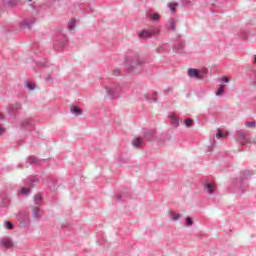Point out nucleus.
I'll use <instances>...</instances> for the list:
<instances>
[{"label": "nucleus", "instance_id": "obj_16", "mask_svg": "<svg viewBox=\"0 0 256 256\" xmlns=\"http://www.w3.org/2000/svg\"><path fill=\"white\" fill-rule=\"evenodd\" d=\"M28 89H30V91H33V89H35V84L28 82L27 84Z\"/></svg>", "mask_w": 256, "mask_h": 256}, {"label": "nucleus", "instance_id": "obj_19", "mask_svg": "<svg viewBox=\"0 0 256 256\" xmlns=\"http://www.w3.org/2000/svg\"><path fill=\"white\" fill-rule=\"evenodd\" d=\"M150 17L151 19H154V21L159 20V14H152Z\"/></svg>", "mask_w": 256, "mask_h": 256}, {"label": "nucleus", "instance_id": "obj_15", "mask_svg": "<svg viewBox=\"0 0 256 256\" xmlns=\"http://www.w3.org/2000/svg\"><path fill=\"white\" fill-rule=\"evenodd\" d=\"M186 225H187L188 227H191V225H193V220H191V217H187V218H186Z\"/></svg>", "mask_w": 256, "mask_h": 256}, {"label": "nucleus", "instance_id": "obj_7", "mask_svg": "<svg viewBox=\"0 0 256 256\" xmlns=\"http://www.w3.org/2000/svg\"><path fill=\"white\" fill-rule=\"evenodd\" d=\"M33 217H35V219H41V209H39L38 207L33 208Z\"/></svg>", "mask_w": 256, "mask_h": 256}, {"label": "nucleus", "instance_id": "obj_6", "mask_svg": "<svg viewBox=\"0 0 256 256\" xmlns=\"http://www.w3.org/2000/svg\"><path fill=\"white\" fill-rule=\"evenodd\" d=\"M132 145L134 147H141V145H143V139L139 137L134 138V140L132 141Z\"/></svg>", "mask_w": 256, "mask_h": 256}, {"label": "nucleus", "instance_id": "obj_24", "mask_svg": "<svg viewBox=\"0 0 256 256\" xmlns=\"http://www.w3.org/2000/svg\"><path fill=\"white\" fill-rule=\"evenodd\" d=\"M171 28L175 30V22H171Z\"/></svg>", "mask_w": 256, "mask_h": 256}, {"label": "nucleus", "instance_id": "obj_21", "mask_svg": "<svg viewBox=\"0 0 256 256\" xmlns=\"http://www.w3.org/2000/svg\"><path fill=\"white\" fill-rule=\"evenodd\" d=\"M73 25H75V20H72L70 22V26H69L70 31H73Z\"/></svg>", "mask_w": 256, "mask_h": 256}, {"label": "nucleus", "instance_id": "obj_26", "mask_svg": "<svg viewBox=\"0 0 256 256\" xmlns=\"http://www.w3.org/2000/svg\"><path fill=\"white\" fill-rule=\"evenodd\" d=\"M172 119L175 121V116H172Z\"/></svg>", "mask_w": 256, "mask_h": 256}, {"label": "nucleus", "instance_id": "obj_1", "mask_svg": "<svg viewBox=\"0 0 256 256\" xmlns=\"http://www.w3.org/2000/svg\"><path fill=\"white\" fill-rule=\"evenodd\" d=\"M127 58V65L129 69H141V66L145 64V60L138 54H130Z\"/></svg>", "mask_w": 256, "mask_h": 256}, {"label": "nucleus", "instance_id": "obj_17", "mask_svg": "<svg viewBox=\"0 0 256 256\" xmlns=\"http://www.w3.org/2000/svg\"><path fill=\"white\" fill-rule=\"evenodd\" d=\"M29 191H30L29 188H22V189H21V193H22L23 195H29Z\"/></svg>", "mask_w": 256, "mask_h": 256}, {"label": "nucleus", "instance_id": "obj_13", "mask_svg": "<svg viewBox=\"0 0 256 256\" xmlns=\"http://www.w3.org/2000/svg\"><path fill=\"white\" fill-rule=\"evenodd\" d=\"M177 3H171L170 4V11L172 12V13H175V9H177Z\"/></svg>", "mask_w": 256, "mask_h": 256}, {"label": "nucleus", "instance_id": "obj_22", "mask_svg": "<svg viewBox=\"0 0 256 256\" xmlns=\"http://www.w3.org/2000/svg\"><path fill=\"white\" fill-rule=\"evenodd\" d=\"M223 83H229V78L227 76L222 77Z\"/></svg>", "mask_w": 256, "mask_h": 256}, {"label": "nucleus", "instance_id": "obj_20", "mask_svg": "<svg viewBox=\"0 0 256 256\" xmlns=\"http://www.w3.org/2000/svg\"><path fill=\"white\" fill-rule=\"evenodd\" d=\"M246 127H256V123L255 122H248V123H246Z\"/></svg>", "mask_w": 256, "mask_h": 256}, {"label": "nucleus", "instance_id": "obj_9", "mask_svg": "<svg viewBox=\"0 0 256 256\" xmlns=\"http://www.w3.org/2000/svg\"><path fill=\"white\" fill-rule=\"evenodd\" d=\"M70 110L73 115H81V113H83V111H81L80 108L77 106H72Z\"/></svg>", "mask_w": 256, "mask_h": 256}, {"label": "nucleus", "instance_id": "obj_23", "mask_svg": "<svg viewBox=\"0 0 256 256\" xmlns=\"http://www.w3.org/2000/svg\"><path fill=\"white\" fill-rule=\"evenodd\" d=\"M179 217H181V215H179V214L173 215V221H177L179 219Z\"/></svg>", "mask_w": 256, "mask_h": 256}, {"label": "nucleus", "instance_id": "obj_18", "mask_svg": "<svg viewBox=\"0 0 256 256\" xmlns=\"http://www.w3.org/2000/svg\"><path fill=\"white\" fill-rule=\"evenodd\" d=\"M5 227H6V229H13V223L7 221V222H5Z\"/></svg>", "mask_w": 256, "mask_h": 256}, {"label": "nucleus", "instance_id": "obj_8", "mask_svg": "<svg viewBox=\"0 0 256 256\" xmlns=\"http://www.w3.org/2000/svg\"><path fill=\"white\" fill-rule=\"evenodd\" d=\"M229 135V132H223L221 130H218L216 134V139H225Z\"/></svg>", "mask_w": 256, "mask_h": 256}, {"label": "nucleus", "instance_id": "obj_5", "mask_svg": "<svg viewBox=\"0 0 256 256\" xmlns=\"http://www.w3.org/2000/svg\"><path fill=\"white\" fill-rule=\"evenodd\" d=\"M151 35H152L151 31L143 30L142 32H140L139 37L141 39H149Z\"/></svg>", "mask_w": 256, "mask_h": 256}, {"label": "nucleus", "instance_id": "obj_12", "mask_svg": "<svg viewBox=\"0 0 256 256\" xmlns=\"http://www.w3.org/2000/svg\"><path fill=\"white\" fill-rule=\"evenodd\" d=\"M184 123L186 127H191V125H193V120L191 118H187Z\"/></svg>", "mask_w": 256, "mask_h": 256}, {"label": "nucleus", "instance_id": "obj_10", "mask_svg": "<svg viewBox=\"0 0 256 256\" xmlns=\"http://www.w3.org/2000/svg\"><path fill=\"white\" fill-rule=\"evenodd\" d=\"M206 189L208 193H213L216 189V186L213 183L206 184Z\"/></svg>", "mask_w": 256, "mask_h": 256}, {"label": "nucleus", "instance_id": "obj_11", "mask_svg": "<svg viewBox=\"0 0 256 256\" xmlns=\"http://www.w3.org/2000/svg\"><path fill=\"white\" fill-rule=\"evenodd\" d=\"M41 194H37L35 197H34V201L36 203V205H39V203H41Z\"/></svg>", "mask_w": 256, "mask_h": 256}, {"label": "nucleus", "instance_id": "obj_14", "mask_svg": "<svg viewBox=\"0 0 256 256\" xmlns=\"http://www.w3.org/2000/svg\"><path fill=\"white\" fill-rule=\"evenodd\" d=\"M223 91H224L223 86H222V85L219 86L218 91L216 92V95H217L218 97L221 96V95H223Z\"/></svg>", "mask_w": 256, "mask_h": 256}, {"label": "nucleus", "instance_id": "obj_25", "mask_svg": "<svg viewBox=\"0 0 256 256\" xmlns=\"http://www.w3.org/2000/svg\"><path fill=\"white\" fill-rule=\"evenodd\" d=\"M0 133H5V128H2L0 125Z\"/></svg>", "mask_w": 256, "mask_h": 256}, {"label": "nucleus", "instance_id": "obj_4", "mask_svg": "<svg viewBox=\"0 0 256 256\" xmlns=\"http://www.w3.org/2000/svg\"><path fill=\"white\" fill-rule=\"evenodd\" d=\"M106 91L110 97H115L117 95L119 89L115 88V87H108V88H106Z\"/></svg>", "mask_w": 256, "mask_h": 256}, {"label": "nucleus", "instance_id": "obj_3", "mask_svg": "<svg viewBox=\"0 0 256 256\" xmlns=\"http://www.w3.org/2000/svg\"><path fill=\"white\" fill-rule=\"evenodd\" d=\"M189 77H195L196 79H201V73H199V70L190 68L188 70Z\"/></svg>", "mask_w": 256, "mask_h": 256}, {"label": "nucleus", "instance_id": "obj_2", "mask_svg": "<svg viewBox=\"0 0 256 256\" xmlns=\"http://www.w3.org/2000/svg\"><path fill=\"white\" fill-rule=\"evenodd\" d=\"M0 247H13V242L9 238H0Z\"/></svg>", "mask_w": 256, "mask_h": 256}]
</instances>
